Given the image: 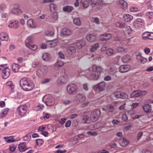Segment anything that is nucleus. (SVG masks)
Wrapping results in <instances>:
<instances>
[{
  "label": "nucleus",
  "mask_w": 153,
  "mask_h": 153,
  "mask_svg": "<svg viewBox=\"0 0 153 153\" xmlns=\"http://www.w3.org/2000/svg\"><path fill=\"white\" fill-rule=\"evenodd\" d=\"M20 84L22 88L26 91H30L33 87V81L30 78L26 77L20 79Z\"/></svg>",
  "instance_id": "f257e3e1"
},
{
  "label": "nucleus",
  "mask_w": 153,
  "mask_h": 153,
  "mask_svg": "<svg viewBox=\"0 0 153 153\" xmlns=\"http://www.w3.org/2000/svg\"><path fill=\"white\" fill-rule=\"evenodd\" d=\"M92 70L94 72L90 74L89 78L91 80H97L100 78L103 68L101 66L94 65L92 66Z\"/></svg>",
  "instance_id": "f03ea898"
},
{
  "label": "nucleus",
  "mask_w": 153,
  "mask_h": 153,
  "mask_svg": "<svg viewBox=\"0 0 153 153\" xmlns=\"http://www.w3.org/2000/svg\"><path fill=\"white\" fill-rule=\"evenodd\" d=\"M30 104L27 103L25 104L22 105L17 108V111L18 114L21 116H24L26 114L27 110L28 109Z\"/></svg>",
  "instance_id": "7ed1b4c3"
},
{
  "label": "nucleus",
  "mask_w": 153,
  "mask_h": 153,
  "mask_svg": "<svg viewBox=\"0 0 153 153\" xmlns=\"http://www.w3.org/2000/svg\"><path fill=\"white\" fill-rule=\"evenodd\" d=\"M48 68L46 66H41L37 69L36 75L39 77H43L46 74L48 71Z\"/></svg>",
  "instance_id": "20e7f679"
},
{
  "label": "nucleus",
  "mask_w": 153,
  "mask_h": 153,
  "mask_svg": "<svg viewBox=\"0 0 153 153\" xmlns=\"http://www.w3.org/2000/svg\"><path fill=\"white\" fill-rule=\"evenodd\" d=\"M43 101L47 106H51L54 104V98L50 95H45L43 97Z\"/></svg>",
  "instance_id": "39448f33"
},
{
  "label": "nucleus",
  "mask_w": 153,
  "mask_h": 153,
  "mask_svg": "<svg viewBox=\"0 0 153 153\" xmlns=\"http://www.w3.org/2000/svg\"><path fill=\"white\" fill-rule=\"evenodd\" d=\"M67 93L70 95H74L77 90V86L74 84H70L68 85L66 87Z\"/></svg>",
  "instance_id": "423d86ee"
},
{
  "label": "nucleus",
  "mask_w": 153,
  "mask_h": 153,
  "mask_svg": "<svg viewBox=\"0 0 153 153\" xmlns=\"http://www.w3.org/2000/svg\"><path fill=\"white\" fill-rule=\"evenodd\" d=\"M147 91H146L142 90H136L133 91L130 94L131 98H136L143 96L147 94Z\"/></svg>",
  "instance_id": "0eeeda50"
},
{
  "label": "nucleus",
  "mask_w": 153,
  "mask_h": 153,
  "mask_svg": "<svg viewBox=\"0 0 153 153\" xmlns=\"http://www.w3.org/2000/svg\"><path fill=\"white\" fill-rule=\"evenodd\" d=\"M100 115V111L97 109L93 111L90 116V119L92 122L96 121L98 120Z\"/></svg>",
  "instance_id": "6e6552de"
},
{
  "label": "nucleus",
  "mask_w": 153,
  "mask_h": 153,
  "mask_svg": "<svg viewBox=\"0 0 153 153\" xmlns=\"http://www.w3.org/2000/svg\"><path fill=\"white\" fill-rule=\"evenodd\" d=\"M131 39L127 38H121L120 37H116L115 40L116 41H120V43L122 45H129L131 44L130 40Z\"/></svg>",
  "instance_id": "1a4fd4ad"
},
{
  "label": "nucleus",
  "mask_w": 153,
  "mask_h": 153,
  "mask_svg": "<svg viewBox=\"0 0 153 153\" xmlns=\"http://www.w3.org/2000/svg\"><path fill=\"white\" fill-rule=\"evenodd\" d=\"M85 100L86 97L83 94H78L75 97L74 101L77 104L82 103Z\"/></svg>",
  "instance_id": "9d476101"
},
{
  "label": "nucleus",
  "mask_w": 153,
  "mask_h": 153,
  "mask_svg": "<svg viewBox=\"0 0 153 153\" xmlns=\"http://www.w3.org/2000/svg\"><path fill=\"white\" fill-rule=\"evenodd\" d=\"M114 97L117 98L126 99L128 98V95L120 91H116L114 93Z\"/></svg>",
  "instance_id": "9b49d317"
},
{
  "label": "nucleus",
  "mask_w": 153,
  "mask_h": 153,
  "mask_svg": "<svg viewBox=\"0 0 153 153\" xmlns=\"http://www.w3.org/2000/svg\"><path fill=\"white\" fill-rule=\"evenodd\" d=\"M144 25V21L141 19H137L133 23L134 27L136 28H139L142 27Z\"/></svg>",
  "instance_id": "f8f14e48"
},
{
  "label": "nucleus",
  "mask_w": 153,
  "mask_h": 153,
  "mask_svg": "<svg viewBox=\"0 0 153 153\" xmlns=\"http://www.w3.org/2000/svg\"><path fill=\"white\" fill-rule=\"evenodd\" d=\"M10 71L8 67L5 68L2 71V76L4 79H7L10 74Z\"/></svg>",
  "instance_id": "ddd939ff"
},
{
  "label": "nucleus",
  "mask_w": 153,
  "mask_h": 153,
  "mask_svg": "<svg viewBox=\"0 0 153 153\" xmlns=\"http://www.w3.org/2000/svg\"><path fill=\"white\" fill-rule=\"evenodd\" d=\"M131 68L130 65H125L120 66L119 68V71L121 73H125L129 71Z\"/></svg>",
  "instance_id": "4468645a"
},
{
  "label": "nucleus",
  "mask_w": 153,
  "mask_h": 153,
  "mask_svg": "<svg viewBox=\"0 0 153 153\" xmlns=\"http://www.w3.org/2000/svg\"><path fill=\"white\" fill-rule=\"evenodd\" d=\"M105 72L106 73L111 75H113L117 72V69L114 66H112L108 69H106L105 70Z\"/></svg>",
  "instance_id": "2eb2a0df"
},
{
  "label": "nucleus",
  "mask_w": 153,
  "mask_h": 153,
  "mask_svg": "<svg viewBox=\"0 0 153 153\" xmlns=\"http://www.w3.org/2000/svg\"><path fill=\"white\" fill-rule=\"evenodd\" d=\"M8 26L10 28H17L19 27V22L16 21H11L9 23Z\"/></svg>",
  "instance_id": "dca6fc26"
},
{
  "label": "nucleus",
  "mask_w": 153,
  "mask_h": 153,
  "mask_svg": "<svg viewBox=\"0 0 153 153\" xmlns=\"http://www.w3.org/2000/svg\"><path fill=\"white\" fill-rule=\"evenodd\" d=\"M118 3L119 7L123 10H126L128 6L127 3L123 0H120L118 1Z\"/></svg>",
  "instance_id": "f3484780"
},
{
  "label": "nucleus",
  "mask_w": 153,
  "mask_h": 153,
  "mask_svg": "<svg viewBox=\"0 0 153 153\" xmlns=\"http://www.w3.org/2000/svg\"><path fill=\"white\" fill-rule=\"evenodd\" d=\"M111 36V34L109 33L103 34L101 36L100 39L102 41H106L107 40L110 39Z\"/></svg>",
  "instance_id": "a211bd4d"
},
{
  "label": "nucleus",
  "mask_w": 153,
  "mask_h": 153,
  "mask_svg": "<svg viewBox=\"0 0 153 153\" xmlns=\"http://www.w3.org/2000/svg\"><path fill=\"white\" fill-rule=\"evenodd\" d=\"M72 33V31L67 28L63 29L61 33V35L64 36H69Z\"/></svg>",
  "instance_id": "6ab92c4d"
},
{
  "label": "nucleus",
  "mask_w": 153,
  "mask_h": 153,
  "mask_svg": "<svg viewBox=\"0 0 153 153\" xmlns=\"http://www.w3.org/2000/svg\"><path fill=\"white\" fill-rule=\"evenodd\" d=\"M68 81V79L66 76H60L57 80L58 82L60 84L65 83Z\"/></svg>",
  "instance_id": "aec40b11"
},
{
  "label": "nucleus",
  "mask_w": 153,
  "mask_h": 153,
  "mask_svg": "<svg viewBox=\"0 0 153 153\" xmlns=\"http://www.w3.org/2000/svg\"><path fill=\"white\" fill-rule=\"evenodd\" d=\"M142 108L146 113H150L152 111L151 107L148 104H146L143 105Z\"/></svg>",
  "instance_id": "412c9836"
},
{
  "label": "nucleus",
  "mask_w": 153,
  "mask_h": 153,
  "mask_svg": "<svg viewBox=\"0 0 153 153\" xmlns=\"http://www.w3.org/2000/svg\"><path fill=\"white\" fill-rule=\"evenodd\" d=\"M105 83L104 82H101L97 84V88L100 91H103L105 88Z\"/></svg>",
  "instance_id": "4be33fe9"
},
{
  "label": "nucleus",
  "mask_w": 153,
  "mask_h": 153,
  "mask_svg": "<svg viewBox=\"0 0 153 153\" xmlns=\"http://www.w3.org/2000/svg\"><path fill=\"white\" fill-rule=\"evenodd\" d=\"M86 39L88 41L92 42L96 39V37L94 34H89L87 35Z\"/></svg>",
  "instance_id": "5701e85b"
},
{
  "label": "nucleus",
  "mask_w": 153,
  "mask_h": 153,
  "mask_svg": "<svg viewBox=\"0 0 153 153\" xmlns=\"http://www.w3.org/2000/svg\"><path fill=\"white\" fill-rule=\"evenodd\" d=\"M85 44V42L84 40L82 39L77 42L75 45L76 48L79 49L81 48Z\"/></svg>",
  "instance_id": "b1692460"
},
{
  "label": "nucleus",
  "mask_w": 153,
  "mask_h": 153,
  "mask_svg": "<svg viewBox=\"0 0 153 153\" xmlns=\"http://www.w3.org/2000/svg\"><path fill=\"white\" fill-rule=\"evenodd\" d=\"M64 65V62L61 60H59L54 65V68L56 70H58L60 68L63 66Z\"/></svg>",
  "instance_id": "393cba45"
},
{
  "label": "nucleus",
  "mask_w": 153,
  "mask_h": 153,
  "mask_svg": "<svg viewBox=\"0 0 153 153\" xmlns=\"http://www.w3.org/2000/svg\"><path fill=\"white\" fill-rule=\"evenodd\" d=\"M27 25L28 27L32 28L36 27L35 23L33 22V20L32 19H29L27 22Z\"/></svg>",
  "instance_id": "a878e982"
},
{
  "label": "nucleus",
  "mask_w": 153,
  "mask_h": 153,
  "mask_svg": "<svg viewBox=\"0 0 153 153\" xmlns=\"http://www.w3.org/2000/svg\"><path fill=\"white\" fill-rule=\"evenodd\" d=\"M67 51L70 54H74L76 53V50L74 47L69 46L67 48Z\"/></svg>",
  "instance_id": "bb28decb"
},
{
  "label": "nucleus",
  "mask_w": 153,
  "mask_h": 153,
  "mask_svg": "<svg viewBox=\"0 0 153 153\" xmlns=\"http://www.w3.org/2000/svg\"><path fill=\"white\" fill-rule=\"evenodd\" d=\"M33 41V38L32 36H28L25 41L26 46H29L30 45V43H32Z\"/></svg>",
  "instance_id": "cd10ccee"
},
{
  "label": "nucleus",
  "mask_w": 153,
  "mask_h": 153,
  "mask_svg": "<svg viewBox=\"0 0 153 153\" xmlns=\"http://www.w3.org/2000/svg\"><path fill=\"white\" fill-rule=\"evenodd\" d=\"M25 142L21 143L19 145L18 148L20 151L24 152L26 150L25 146Z\"/></svg>",
  "instance_id": "c85d7f7f"
},
{
  "label": "nucleus",
  "mask_w": 153,
  "mask_h": 153,
  "mask_svg": "<svg viewBox=\"0 0 153 153\" xmlns=\"http://www.w3.org/2000/svg\"><path fill=\"white\" fill-rule=\"evenodd\" d=\"M90 118L87 115H85L82 117V122L84 123H89L90 122Z\"/></svg>",
  "instance_id": "c756f323"
},
{
  "label": "nucleus",
  "mask_w": 153,
  "mask_h": 153,
  "mask_svg": "<svg viewBox=\"0 0 153 153\" xmlns=\"http://www.w3.org/2000/svg\"><path fill=\"white\" fill-rule=\"evenodd\" d=\"M14 136H13L4 137V139L5 141L7 143L13 142L15 141V140L13 139Z\"/></svg>",
  "instance_id": "7c9ffc66"
},
{
  "label": "nucleus",
  "mask_w": 153,
  "mask_h": 153,
  "mask_svg": "<svg viewBox=\"0 0 153 153\" xmlns=\"http://www.w3.org/2000/svg\"><path fill=\"white\" fill-rule=\"evenodd\" d=\"M0 39L2 41H7L8 36L7 34L4 32H2L0 34Z\"/></svg>",
  "instance_id": "2f4dec72"
},
{
  "label": "nucleus",
  "mask_w": 153,
  "mask_h": 153,
  "mask_svg": "<svg viewBox=\"0 0 153 153\" xmlns=\"http://www.w3.org/2000/svg\"><path fill=\"white\" fill-rule=\"evenodd\" d=\"M124 20L127 22L130 21L132 20L133 16L129 14H125L123 15Z\"/></svg>",
  "instance_id": "473e14b6"
},
{
  "label": "nucleus",
  "mask_w": 153,
  "mask_h": 153,
  "mask_svg": "<svg viewBox=\"0 0 153 153\" xmlns=\"http://www.w3.org/2000/svg\"><path fill=\"white\" fill-rule=\"evenodd\" d=\"M80 3L85 8H87L89 6L90 3L88 0H81Z\"/></svg>",
  "instance_id": "72a5a7b5"
},
{
  "label": "nucleus",
  "mask_w": 153,
  "mask_h": 153,
  "mask_svg": "<svg viewBox=\"0 0 153 153\" xmlns=\"http://www.w3.org/2000/svg\"><path fill=\"white\" fill-rule=\"evenodd\" d=\"M9 111V109L8 108H6L3 110L0 114V118H2L5 117Z\"/></svg>",
  "instance_id": "f704fd0d"
},
{
  "label": "nucleus",
  "mask_w": 153,
  "mask_h": 153,
  "mask_svg": "<svg viewBox=\"0 0 153 153\" xmlns=\"http://www.w3.org/2000/svg\"><path fill=\"white\" fill-rule=\"evenodd\" d=\"M74 23L77 26H80L81 25V22L79 18H75L73 19Z\"/></svg>",
  "instance_id": "c9c22d12"
},
{
  "label": "nucleus",
  "mask_w": 153,
  "mask_h": 153,
  "mask_svg": "<svg viewBox=\"0 0 153 153\" xmlns=\"http://www.w3.org/2000/svg\"><path fill=\"white\" fill-rule=\"evenodd\" d=\"M51 11L52 13H56L57 6L54 4L51 3L50 4Z\"/></svg>",
  "instance_id": "e433bc0d"
},
{
  "label": "nucleus",
  "mask_w": 153,
  "mask_h": 153,
  "mask_svg": "<svg viewBox=\"0 0 153 153\" xmlns=\"http://www.w3.org/2000/svg\"><path fill=\"white\" fill-rule=\"evenodd\" d=\"M99 47L98 43H96L93 46H91L90 49V51L91 52H94L96 51Z\"/></svg>",
  "instance_id": "4c0bfd02"
},
{
  "label": "nucleus",
  "mask_w": 153,
  "mask_h": 153,
  "mask_svg": "<svg viewBox=\"0 0 153 153\" xmlns=\"http://www.w3.org/2000/svg\"><path fill=\"white\" fill-rule=\"evenodd\" d=\"M42 57L44 61H48L50 59V54L48 53H45L43 55Z\"/></svg>",
  "instance_id": "58836bf2"
},
{
  "label": "nucleus",
  "mask_w": 153,
  "mask_h": 153,
  "mask_svg": "<svg viewBox=\"0 0 153 153\" xmlns=\"http://www.w3.org/2000/svg\"><path fill=\"white\" fill-rule=\"evenodd\" d=\"M120 142L121 143V145L122 146H125L129 143V141L124 138H123L122 140H120Z\"/></svg>",
  "instance_id": "ea45409f"
},
{
  "label": "nucleus",
  "mask_w": 153,
  "mask_h": 153,
  "mask_svg": "<svg viewBox=\"0 0 153 153\" xmlns=\"http://www.w3.org/2000/svg\"><path fill=\"white\" fill-rule=\"evenodd\" d=\"M73 7L69 6H65L63 8L64 11H66L68 12H71L73 10Z\"/></svg>",
  "instance_id": "a19ab883"
},
{
  "label": "nucleus",
  "mask_w": 153,
  "mask_h": 153,
  "mask_svg": "<svg viewBox=\"0 0 153 153\" xmlns=\"http://www.w3.org/2000/svg\"><path fill=\"white\" fill-rule=\"evenodd\" d=\"M137 59H140L139 61L142 64H144L147 61V59L144 58L139 55L137 56Z\"/></svg>",
  "instance_id": "79ce46f5"
},
{
  "label": "nucleus",
  "mask_w": 153,
  "mask_h": 153,
  "mask_svg": "<svg viewBox=\"0 0 153 153\" xmlns=\"http://www.w3.org/2000/svg\"><path fill=\"white\" fill-rule=\"evenodd\" d=\"M116 26L117 27L122 28L126 27V25L124 23L117 22L116 23Z\"/></svg>",
  "instance_id": "37998d69"
},
{
  "label": "nucleus",
  "mask_w": 153,
  "mask_h": 153,
  "mask_svg": "<svg viewBox=\"0 0 153 153\" xmlns=\"http://www.w3.org/2000/svg\"><path fill=\"white\" fill-rule=\"evenodd\" d=\"M12 69L14 72H17L19 71V66L18 64L14 63L12 66Z\"/></svg>",
  "instance_id": "c03bdc74"
},
{
  "label": "nucleus",
  "mask_w": 153,
  "mask_h": 153,
  "mask_svg": "<svg viewBox=\"0 0 153 153\" xmlns=\"http://www.w3.org/2000/svg\"><path fill=\"white\" fill-rule=\"evenodd\" d=\"M130 57L129 55H127L124 56L122 58V61L125 63L128 62L130 60Z\"/></svg>",
  "instance_id": "a18cd8bd"
},
{
  "label": "nucleus",
  "mask_w": 153,
  "mask_h": 153,
  "mask_svg": "<svg viewBox=\"0 0 153 153\" xmlns=\"http://www.w3.org/2000/svg\"><path fill=\"white\" fill-rule=\"evenodd\" d=\"M57 42L58 41L57 40H53L48 41L49 44L50 45V47H52L55 46L56 45L57 43Z\"/></svg>",
  "instance_id": "49530a36"
},
{
  "label": "nucleus",
  "mask_w": 153,
  "mask_h": 153,
  "mask_svg": "<svg viewBox=\"0 0 153 153\" xmlns=\"http://www.w3.org/2000/svg\"><path fill=\"white\" fill-rule=\"evenodd\" d=\"M126 27V28H125V34L127 33L128 34H129L131 33L132 31L131 28L130 26H127V25Z\"/></svg>",
  "instance_id": "de8ad7c7"
},
{
  "label": "nucleus",
  "mask_w": 153,
  "mask_h": 153,
  "mask_svg": "<svg viewBox=\"0 0 153 153\" xmlns=\"http://www.w3.org/2000/svg\"><path fill=\"white\" fill-rule=\"evenodd\" d=\"M91 4V5L94 7L97 6L96 0H88Z\"/></svg>",
  "instance_id": "09e8293b"
},
{
  "label": "nucleus",
  "mask_w": 153,
  "mask_h": 153,
  "mask_svg": "<svg viewBox=\"0 0 153 153\" xmlns=\"http://www.w3.org/2000/svg\"><path fill=\"white\" fill-rule=\"evenodd\" d=\"M106 54L108 56H111L114 53V50L112 49H109L107 50L106 51Z\"/></svg>",
  "instance_id": "8fccbe9b"
},
{
  "label": "nucleus",
  "mask_w": 153,
  "mask_h": 153,
  "mask_svg": "<svg viewBox=\"0 0 153 153\" xmlns=\"http://www.w3.org/2000/svg\"><path fill=\"white\" fill-rule=\"evenodd\" d=\"M91 21L92 22L97 24H100L99 19L98 18H92L91 19Z\"/></svg>",
  "instance_id": "3c124183"
},
{
  "label": "nucleus",
  "mask_w": 153,
  "mask_h": 153,
  "mask_svg": "<svg viewBox=\"0 0 153 153\" xmlns=\"http://www.w3.org/2000/svg\"><path fill=\"white\" fill-rule=\"evenodd\" d=\"M149 33H150L148 32H146L143 33L142 35V37L143 39H147Z\"/></svg>",
  "instance_id": "603ef678"
},
{
  "label": "nucleus",
  "mask_w": 153,
  "mask_h": 153,
  "mask_svg": "<svg viewBox=\"0 0 153 153\" xmlns=\"http://www.w3.org/2000/svg\"><path fill=\"white\" fill-rule=\"evenodd\" d=\"M53 32L51 31H47L45 33V35L48 36H53Z\"/></svg>",
  "instance_id": "864d4df0"
},
{
  "label": "nucleus",
  "mask_w": 153,
  "mask_h": 153,
  "mask_svg": "<svg viewBox=\"0 0 153 153\" xmlns=\"http://www.w3.org/2000/svg\"><path fill=\"white\" fill-rule=\"evenodd\" d=\"M147 17L149 19L153 18V12H148L146 14Z\"/></svg>",
  "instance_id": "5fc2aeb1"
},
{
  "label": "nucleus",
  "mask_w": 153,
  "mask_h": 153,
  "mask_svg": "<svg viewBox=\"0 0 153 153\" xmlns=\"http://www.w3.org/2000/svg\"><path fill=\"white\" fill-rule=\"evenodd\" d=\"M107 109L109 112H112L114 111V109L113 105H109L108 106Z\"/></svg>",
  "instance_id": "6e6d98bb"
},
{
  "label": "nucleus",
  "mask_w": 153,
  "mask_h": 153,
  "mask_svg": "<svg viewBox=\"0 0 153 153\" xmlns=\"http://www.w3.org/2000/svg\"><path fill=\"white\" fill-rule=\"evenodd\" d=\"M6 85L8 86H9L12 89L14 88V85L13 84V82L11 81H9L6 83Z\"/></svg>",
  "instance_id": "4d7b16f0"
},
{
  "label": "nucleus",
  "mask_w": 153,
  "mask_h": 153,
  "mask_svg": "<svg viewBox=\"0 0 153 153\" xmlns=\"http://www.w3.org/2000/svg\"><path fill=\"white\" fill-rule=\"evenodd\" d=\"M78 140L77 137H74L71 139V141L72 142V144L74 145L78 143Z\"/></svg>",
  "instance_id": "13d9d810"
},
{
  "label": "nucleus",
  "mask_w": 153,
  "mask_h": 153,
  "mask_svg": "<svg viewBox=\"0 0 153 153\" xmlns=\"http://www.w3.org/2000/svg\"><path fill=\"white\" fill-rule=\"evenodd\" d=\"M97 6L102 5L105 4V3L102 0H96Z\"/></svg>",
  "instance_id": "bf43d9fd"
},
{
  "label": "nucleus",
  "mask_w": 153,
  "mask_h": 153,
  "mask_svg": "<svg viewBox=\"0 0 153 153\" xmlns=\"http://www.w3.org/2000/svg\"><path fill=\"white\" fill-rule=\"evenodd\" d=\"M27 47L33 51H35L37 49V46L34 45H30L29 46H27Z\"/></svg>",
  "instance_id": "052dcab7"
},
{
  "label": "nucleus",
  "mask_w": 153,
  "mask_h": 153,
  "mask_svg": "<svg viewBox=\"0 0 153 153\" xmlns=\"http://www.w3.org/2000/svg\"><path fill=\"white\" fill-rule=\"evenodd\" d=\"M140 8L135 7H132L130 9V11L132 12H136L140 10Z\"/></svg>",
  "instance_id": "680f3d73"
},
{
  "label": "nucleus",
  "mask_w": 153,
  "mask_h": 153,
  "mask_svg": "<svg viewBox=\"0 0 153 153\" xmlns=\"http://www.w3.org/2000/svg\"><path fill=\"white\" fill-rule=\"evenodd\" d=\"M39 62L38 61H34L32 62V66L33 68H36L39 65Z\"/></svg>",
  "instance_id": "e2e57ef3"
},
{
  "label": "nucleus",
  "mask_w": 153,
  "mask_h": 153,
  "mask_svg": "<svg viewBox=\"0 0 153 153\" xmlns=\"http://www.w3.org/2000/svg\"><path fill=\"white\" fill-rule=\"evenodd\" d=\"M17 9L19 8V5L18 4H15L14 6V7L12 10V12L13 13H15L16 12L15 11L16 10H17Z\"/></svg>",
  "instance_id": "0e129e2a"
},
{
  "label": "nucleus",
  "mask_w": 153,
  "mask_h": 153,
  "mask_svg": "<svg viewBox=\"0 0 153 153\" xmlns=\"http://www.w3.org/2000/svg\"><path fill=\"white\" fill-rule=\"evenodd\" d=\"M36 142L38 145H41L43 143V141L42 139H38L36 140Z\"/></svg>",
  "instance_id": "69168bd1"
},
{
  "label": "nucleus",
  "mask_w": 153,
  "mask_h": 153,
  "mask_svg": "<svg viewBox=\"0 0 153 153\" xmlns=\"http://www.w3.org/2000/svg\"><path fill=\"white\" fill-rule=\"evenodd\" d=\"M31 138V137L30 135L27 134L24 137V140L25 141H27L29 140Z\"/></svg>",
  "instance_id": "338daca9"
},
{
  "label": "nucleus",
  "mask_w": 153,
  "mask_h": 153,
  "mask_svg": "<svg viewBox=\"0 0 153 153\" xmlns=\"http://www.w3.org/2000/svg\"><path fill=\"white\" fill-rule=\"evenodd\" d=\"M53 13L51 15V17L54 20H57L58 19L57 13L56 12Z\"/></svg>",
  "instance_id": "774afa93"
}]
</instances>
